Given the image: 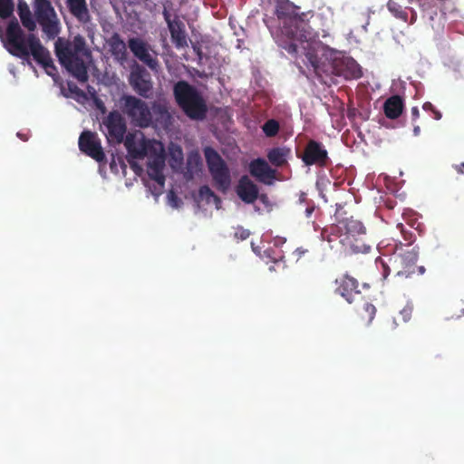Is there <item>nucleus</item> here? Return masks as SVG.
Instances as JSON below:
<instances>
[{
	"mask_svg": "<svg viewBox=\"0 0 464 464\" xmlns=\"http://www.w3.org/2000/svg\"><path fill=\"white\" fill-rule=\"evenodd\" d=\"M275 14L282 25V33L290 43L283 46L289 53H298L299 44L314 37L309 20L313 17L312 11L300 12V7L289 0H276Z\"/></svg>",
	"mask_w": 464,
	"mask_h": 464,
	"instance_id": "f257e3e1",
	"label": "nucleus"
},
{
	"mask_svg": "<svg viewBox=\"0 0 464 464\" xmlns=\"http://www.w3.org/2000/svg\"><path fill=\"white\" fill-rule=\"evenodd\" d=\"M6 40L8 52L14 56L28 59L32 54L37 63L43 66L45 72L54 77L57 68L53 63L50 52L41 44L40 39L34 34L26 37L21 29L18 21L11 20L6 28Z\"/></svg>",
	"mask_w": 464,
	"mask_h": 464,
	"instance_id": "f03ea898",
	"label": "nucleus"
},
{
	"mask_svg": "<svg viewBox=\"0 0 464 464\" xmlns=\"http://www.w3.org/2000/svg\"><path fill=\"white\" fill-rule=\"evenodd\" d=\"M403 219L406 221V224L399 222L396 225V228L400 231L406 244L403 245L401 242L395 244L389 262L397 276L408 277L415 273V265L418 259V252L415 250V247L410 248L416 239L415 234L411 231V228L418 231L420 236H422L425 231V227L417 218H403Z\"/></svg>",
	"mask_w": 464,
	"mask_h": 464,
	"instance_id": "7ed1b4c3",
	"label": "nucleus"
},
{
	"mask_svg": "<svg viewBox=\"0 0 464 464\" xmlns=\"http://www.w3.org/2000/svg\"><path fill=\"white\" fill-rule=\"evenodd\" d=\"M54 52L61 65L75 79L80 82L88 81V63L92 60V52L83 36L77 34L72 41L58 38Z\"/></svg>",
	"mask_w": 464,
	"mask_h": 464,
	"instance_id": "20e7f679",
	"label": "nucleus"
},
{
	"mask_svg": "<svg viewBox=\"0 0 464 464\" xmlns=\"http://www.w3.org/2000/svg\"><path fill=\"white\" fill-rule=\"evenodd\" d=\"M173 95L178 106L190 120L203 121L206 118V101L195 86L180 80L174 84Z\"/></svg>",
	"mask_w": 464,
	"mask_h": 464,
	"instance_id": "39448f33",
	"label": "nucleus"
},
{
	"mask_svg": "<svg viewBox=\"0 0 464 464\" xmlns=\"http://www.w3.org/2000/svg\"><path fill=\"white\" fill-rule=\"evenodd\" d=\"M300 53H304L307 63L311 65L320 82L329 84L332 82V76L336 75L335 59L333 61H328L327 59L322 61L319 59L315 50V43L311 40H306L303 44H299V53L297 54Z\"/></svg>",
	"mask_w": 464,
	"mask_h": 464,
	"instance_id": "423d86ee",
	"label": "nucleus"
},
{
	"mask_svg": "<svg viewBox=\"0 0 464 464\" xmlns=\"http://www.w3.org/2000/svg\"><path fill=\"white\" fill-rule=\"evenodd\" d=\"M206 163L217 189L225 193L231 184V175L227 164L212 147L203 150Z\"/></svg>",
	"mask_w": 464,
	"mask_h": 464,
	"instance_id": "0eeeda50",
	"label": "nucleus"
},
{
	"mask_svg": "<svg viewBox=\"0 0 464 464\" xmlns=\"http://www.w3.org/2000/svg\"><path fill=\"white\" fill-rule=\"evenodd\" d=\"M121 111L131 123L140 128H148L152 123V113L148 103L134 95H123L121 99Z\"/></svg>",
	"mask_w": 464,
	"mask_h": 464,
	"instance_id": "6e6552de",
	"label": "nucleus"
},
{
	"mask_svg": "<svg viewBox=\"0 0 464 464\" xmlns=\"http://www.w3.org/2000/svg\"><path fill=\"white\" fill-rule=\"evenodd\" d=\"M34 16L43 32L50 39H54L60 33L59 19L49 0L34 1Z\"/></svg>",
	"mask_w": 464,
	"mask_h": 464,
	"instance_id": "1a4fd4ad",
	"label": "nucleus"
},
{
	"mask_svg": "<svg viewBox=\"0 0 464 464\" xmlns=\"http://www.w3.org/2000/svg\"><path fill=\"white\" fill-rule=\"evenodd\" d=\"M101 129L109 143L121 144L126 137L127 124L121 113L114 110L102 119Z\"/></svg>",
	"mask_w": 464,
	"mask_h": 464,
	"instance_id": "9d476101",
	"label": "nucleus"
},
{
	"mask_svg": "<svg viewBox=\"0 0 464 464\" xmlns=\"http://www.w3.org/2000/svg\"><path fill=\"white\" fill-rule=\"evenodd\" d=\"M128 47L133 55L147 65L152 72H158L160 69V62L157 58V52L151 49V46L140 37H131L128 40Z\"/></svg>",
	"mask_w": 464,
	"mask_h": 464,
	"instance_id": "9b49d317",
	"label": "nucleus"
},
{
	"mask_svg": "<svg viewBox=\"0 0 464 464\" xmlns=\"http://www.w3.org/2000/svg\"><path fill=\"white\" fill-rule=\"evenodd\" d=\"M129 83L132 90L140 97L148 99L150 98L153 92V81L148 70L139 64L135 63L129 75Z\"/></svg>",
	"mask_w": 464,
	"mask_h": 464,
	"instance_id": "f8f14e48",
	"label": "nucleus"
},
{
	"mask_svg": "<svg viewBox=\"0 0 464 464\" xmlns=\"http://www.w3.org/2000/svg\"><path fill=\"white\" fill-rule=\"evenodd\" d=\"M78 145L82 153L97 162H103L106 160L101 140L96 132L83 130L79 137Z\"/></svg>",
	"mask_w": 464,
	"mask_h": 464,
	"instance_id": "ddd939ff",
	"label": "nucleus"
},
{
	"mask_svg": "<svg viewBox=\"0 0 464 464\" xmlns=\"http://www.w3.org/2000/svg\"><path fill=\"white\" fill-rule=\"evenodd\" d=\"M301 159L306 166L326 167L330 161L324 146L314 140L307 142Z\"/></svg>",
	"mask_w": 464,
	"mask_h": 464,
	"instance_id": "4468645a",
	"label": "nucleus"
},
{
	"mask_svg": "<svg viewBox=\"0 0 464 464\" xmlns=\"http://www.w3.org/2000/svg\"><path fill=\"white\" fill-rule=\"evenodd\" d=\"M330 230L333 236L338 237L340 243L343 237H358L361 235H366L363 224L352 218L340 220L337 225L332 226Z\"/></svg>",
	"mask_w": 464,
	"mask_h": 464,
	"instance_id": "2eb2a0df",
	"label": "nucleus"
},
{
	"mask_svg": "<svg viewBox=\"0 0 464 464\" xmlns=\"http://www.w3.org/2000/svg\"><path fill=\"white\" fill-rule=\"evenodd\" d=\"M248 169L252 177L266 185H271L276 178V170L261 158L251 160Z\"/></svg>",
	"mask_w": 464,
	"mask_h": 464,
	"instance_id": "dca6fc26",
	"label": "nucleus"
},
{
	"mask_svg": "<svg viewBox=\"0 0 464 464\" xmlns=\"http://www.w3.org/2000/svg\"><path fill=\"white\" fill-rule=\"evenodd\" d=\"M336 76H342L345 80H356L362 76V68L352 57L335 59Z\"/></svg>",
	"mask_w": 464,
	"mask_h": 464,
	"instance_id": "f3484780",
	"label": "nucleus"
},
{
	"mask_svg": "<svg viewBox=\"0 0 464 464\" xmlns=\"http://www.w3.org/2000/svg\"><path fill=\"white\" fill-rule=\"evenodd\" d=\"M123 142L129 157L134 160L143 159L148 153L149 145L150 143V140L143 137L138 139L134 133H128L126 137H124Z\"/></svg>",
	"mask_w": 464,
	"mask_h": 464,
	"instance_id": "a211bd4d",
	"label": "nucleus"
},
{
	"mask_svg": "<svg viewBox=\"0 0 464 464\" xmlns=\"http://www.w3.org/2000/svg\"><path fill=\"white\" fill-rule=\"evenodd\" d=\"M258 187L246 175L242 176L236 188L238 198L246 204H253L258 198Z\"/></svg>",
	"mask_w": 464,
	"mask_h": 464,
	"instance_id": "6ab92c4d",
	"label": "nucleus"
},
{
	"mask_svg": "<svg viewBox=\"0 0 464 464\" xmlns=\"http://www.w3.org/2000/svg\"><path fill=\"white\" fill-rule=\"evenodd\" d=\"M335 283L338 285L336 292L350 304L353 302V296L360 293L358 290V281L349 275H343L336 279Z\"/></svg>",
	"mask_w": 464,
	"mask_h": 464,
	"instance_id": "aec40b11",
	"label": "nucleus"
},
{
	"mask_svg": "<svg viewBox=\"0 0 464 464\" xmlns=\"http://www.w3.org/2000/svg\"><path fill=\"white\" fill-rule=\"evenodd\" d=\"M71 14L82 24H88L91 21V14L86 0H65Z\"/></svg>",
	"mask_w": 464,
	"mask_h": 464,
	"instance_id": "412c9836",
	"label": "nucleus"
},
{
	"mask_svg": "<svg viewBox=\"0 0 464 464\" xmlns=\"http://www.w3.org/2000/svg\"><path fill=\"white\" fill-rule=\"evenodd\" d=\"M366 235H361L355 237H343L342 245L346 251L352 254H367L371 251L372 246L365 240Z\"/></svg>",
	"mask_w": 464,
	"mask_h": 464,
	"instance_id": "4be33fe9",
	"label": "nucleus"
},
{
	"mask_svg": "<svg viewBox=\"0 0 464 464\" xmlns=\"http://www.w3.org/2000/svg\"><path fill=\"white\" fill-rule=\"evenodd\" d=\"M169 30L171 41L177 48L188 45L185 24L179 18L173 19L172 23H169Z\"/></svg>",
	"mask_w": 464,
	"mask_h": 464,
	"instance_id": "5701e85b",
	"label": "nucleus"
},
{
	"mask_svg": "<svg viewBox=\"0 0 464 464\" xmlns=\"http://www.w3.org/2000/svg\"><path fill=\"white\" fill-rule=\"evenodd\" d=\"M108 44L110 46V51L112 56L123 63L127 60V47L124 41L121 39V35L117 33H114L108 41Z\"/></svg>",
	"mask_w": 464,
	"mask_h": 464,
	"instance_id": "b1692460",
	"label": "nucleus"
},
{
	"mask_svg": "<svg viewBox=\"0 0 464 464\" xmlns=\"http://www.w3.org/2000/svg\"><path fill=\"white\" fill-rule=\"evenodd\" d=\"M403 110L402 99L398 95L388 98L383 105V111L387 118L397 119L401 116Z\"/></svg>",
	"mask_w": 464,
	"mask_h": 464,
	"instance_id": "393cba45",
	"label": "nucleus"
},
{
	"mask_svg": "<svg viewBox=\"0 0 464 464\" xmlns=\"http://www.w3.org/2000/svg\"><path fill=\"white\" fill-rule=\"evenodd\" d=\"M290 152V149L285 147L273 148L267 152V159L272 165L279 168L287 162Z\"/></svg>",
	"mask_w": 464,
	"mask_h": 464,
	"instance_id": "a878e982",
	"label": "nucleus"
},
{
	"mask_svg": "<svg viewBox=\"0 0 464 464\" xmlns=\"http://www.w3.org/2000/svg\"><path fill=\"white\" fill-rule=\"evenodd\" d=\"M18 14L21 19L22 24L30 32L36 28L35 21L34 20L29 6L26 3L18 4Z\"/></svg>",
	"mask_w": 464,
	"mask_h": 464,
	"instance_id": "bb28decb",
	"label": "nucleus"
},
{
	"mask_svg": "<svg viewBox=\"0 0 464 464\" xmlns=\"http://www.w3.org/2000/svg\"><path fill=\"white\" fill-rule=\"evenodd\" d=\"M152 110L155 115L157 116V121L160 123L164 125H168L170 123L171 115L166 104L160 102H154L152 105Z\"/></svg>",
	"mask_w": 464,
	"mask_h": 464,
	"instance_id": "cd10ccee",
	"label": "nucleus"
},
{
	"mask_svg": "<svg viewBox=\"0 0 464 464\" xmlns=\"http://www.w3.org/2000/svg\"><path fill=\"white\" fill-rule=\"evenodd\" d=\"M279 123L277 121L271 119L266 121L262 126V130L266 137H275L279 131Z\"/></svg>",
	"mask_w": 464,
	"mask_h": 464,
	"instance_id": "c85d7f7f",
	"label": "nucleus"
},
{
	"mask_svg": "<svg viewBox=\"0 0 464 464\" xmlns=\"http://www.w3.org/2000/svg\"><path fill=\"white\" fill-rule=\"evenodd\" d=\"M387 7H388L389 11L394 14L395 17L401 19L403 21H407V17H408L407 13L395 1L389 0L387 3Z\"/></svg>",
	"mask_w": 464,
	"mask_h": 464,
	"instance_id": "c756f323",
	"label": "nucleus"
},
{
	"mask_svg": "<svg viewBox=\"0 0 464 464\" xmlns=\"http://www.w3.org/2000/svg\"><path fill=\"white\" fill-rule=\"evenodd\" d=\"M198 195L200 198L205 199L208 203H209L211 199L217 203L220 202L219 197L217 196L208 185H204L199 188Z\"/></svg>",
	"mask_w": 464,
	"mask_h": 464,
	"instance_id": "7c9ffc66",
	"label": "nucleus"
},
{
	"mask_svg": "<svg viewBox=\"0 0 464 464\" xmlns=\"http://www.w3.org/2000/svg\"><path fill=\"white\" fill-rule=\"evenodd\" d=\"M376 314V308L370 303H365L362 308L360 315L367 324L372 323Z\"/></svg>",
	"mask_w": 464,
	"mask_h": 464,
	"instance_id": "2f4dec72",
	"label": "nucleus"
},
{
	"mask_svg": "<svg viewBox=\"0 0 464 464\" xmlns=\"http://www.w3.org/2000/svg\"><path fill=\"white\" fill-rule=\"evenodd\" d=\"M14 12L13 0H0V17L2 19L9 18Z\"/></svg>",
	"mask_w": 464,
	"mask_h": 464,
	"instance_id": "473e14b6",
	"label": "nucleus"
},
{
	"mask_svg": "<svg viewBox=\"0 0 464 464\" xmlns=\"http://www.w3.org/2000/svg\"><path fill=\"white\" fill-rule=\"evenodd\" d=\"M149 177L155 180L161 187L165 183V176L163 175V169H148Z\"/></svg>",
	"mask_w": 464,
	"mask_h": 464,
	"instance_id": "72a5a7b5",
	"label": "nucleus"
},
{
	"mask_svg": "<svg viewBox=\"0 0 464 464\" xmlns=\"http://www.w3.org/2000/svg\"><path fill=\"white\" fill-rule=\"evenodd\" d=\"M165 158L163 154H156L150 158L148 162V169H164Z\"/></svg>",
	"mask_w": 464,
	"mask_h": 464,
	"instance_id": "f704fd0d",
	"label": "nucleus"
},
{
	"mask_svg": "<svg viewBox=\"0 0 464 464\" xmlns=\"http://www.w3.org/2000/svg\"><path fill=\"white\" fill-rule=\"evenodd\" d=\"M412 306L411 305H405L399 313V316L401 318V320L405 323L410 321L412 314Z\"/></svg>",
	"mask_w": 464,
	"mask_h": 464,
	"instance_id": "c9c22d12",
	"label": "nucleus"
},
{
	"mask_svg": "<svg viewBox=\"0 0 464 464\" xmlns=\"http://www.w3.org/2000/svg\"><path fill=\"white\" fill-rule=\"evenodd\" d=\"M275 249L272 247H268L264 251L263 257H266L268 259H271L273 262H277L279 259H281V256L277 255L276 256H274Z\"/></svg>",
	"mask_w": 464,
	"mask_h": 464,
	"instance_id": "e433bc0d",
	"label": "nucleus"
},
{
	"mask_svg": "<svg viewBox=\"0 0 464 464\" xmlns=\"http://www.w3.org/2000/svg\"><path fill=\"white\" fill-rule=\"evenodd\" d=\"M250 236V231L243 227H238L235 232V237L239 240H246Z\"/></svg>",
	"mask_w": 464,
	"mask_h": 464,
	"instance_id": "4c0bfd02",
	"label": "nucleus"
},
{
	"mask_svg": "<svg viewBox=\"0 0 464 464\" xmlns=\"http://www.w3.org/2000/svg\"><path fill=\"white\" fill-rule=\"evenodd\" d=\"M188 165H195L196 167H199L201 165V160L198 154L194 156H189L188 159Z\"/></svg>",
	"mask_w": 464,
	"mask_h": 464,
	"instance_id": "58836bf2",
	"label": "nucleus"
},
{
	"mask_svg": "<svg viewBox=\"0 0 464 464\" xmlns=\"http://www.w3.org/2000/svg\"><path fill=\"white\" fill-rule=\"evenodd\" d=\"M162 14H163L164 19H165V21H166V23L168 24H169V23H172L173 22V20H171V18H170L171 15H170L169 12L167 9L163 10Z\"/></svg>",
	"mask_w": 464,
	"mask_h": 464,
	"instance_id": "ea45409f",
	"label": "nucleus"
},
{
	"mask_svg": "<svg viewBox=\"0 0 464 464\" xmlns=\"http://www.w3.org/2000/svg\"><path fill=\"white\" fill-rule=\"evenodd\" d=\"M422 108H423L424 111H430L434 112L433 105L430 102H425L423 104Z\"/></svg>",
	"mask_w": 464,
	"mask_h": 464,
	"instance_id": "a19ab883",
	"label": "nucleus"
},
{
	"mask_svg": "<svg viewBox=\"0 0 464 464\" xmlns=\"http://www.w3.org/2000/svg\"><path fill=\"white\" fill-rule=\"evenodd\" d=\"M306 252H307V250H306V249H304V248H302V247H298V248H296V250H295V253L297 254V256H298L299 257H300V256H303L304 253H306Z\"/></svg>",
	"mask_w": 464,
	"mask_h": 464,
	"instance_id": "79ce46f5",
	"label": "nucleus"
},
{
	"mask_svg": "<svg viewBox=\"0 0 464 464\" xmlns=\"http://www.w3.org/2000/svg\"><path fill=\"white\" fill-rule=\"evenodd\" d=\"M258 198L264 204H266L267 202V200H268V198H267V196L266 194H261V195L258 194Z\"/></svg>",
	"mask_w": 464,
	"mask_h": 464,
	"instance_id": "37998d69",
	"label": "nucleus"
},
{
	"mask_svg": "<svg viewBox=\"0 0 464 464\" xmlns=\"http://www.w3.org/2000/svg\"><path fill=\"white\" fill-rule=\"evenodd\" d=\"M178 152V155L179 157V160H182V150L180 148H179L174 153H173V157H175V153Z\"/></svg>",
	"mask_w": 464,
	"mask_h": 464,
	"instance_id": "c03bdc74",
	"label": "nucleus"
},
{
	"mask_svg": "<svg viewBox=\"0 0 464 464\" xmlns=\"http://www.w3.org/2000/svg\"><path fill=\"white\" fill-rule=\"evenodd\" d=\"M416 268H417V270H418V272H419V274H420V275L424 274V272H425V268H424V266H418V267H416Z\"/></svg>",
	"mask_w": 464,
	"mask_h": 464,
	"instance_id": "a18cd8bd",
	"label": "nucleus"
},
{
	"mask_svg": "<svg viewBox=\"0 0 464 464\" xmlns=\"http://www.w3.org/2000/svg\"><path fill=\"white\" fill-rule=\"evenodd\" d=\"M17 136H18L20 139H22L23 140H27L26 136L22 135V134H21V133H19V132L17 133Z\"/></svg>",
	"mask_w": 464,
	"mask_h": 464,
	"instance_id": "49530a36",
	"label": "nucleus"
},
{
	"mask_svg": "<svg viewBox=\"0 0 464 464\" xmlns=\"http://www.w3.org/2000/svg\"><path fill=\"white\" fill-rule=\"evenodd\" d=\"M418 113H419L418 109L417 108H413L412 109V114L413 115H417Z\"/></svg>",
	"mask_w": 464,
	"mask_h": 464,
	"instance_id": "de8ad7c7",
	"label": "nucleus"
},
{
	"mask_svg": "<svg viewBox=\"0 0 464 464\" xmlns=\"http://www.w3.org/2000/svg\"><path fill=\"white\" fill-rule=\"evenodd\" d=\"M436 115H437V121L440 120L441 118V114L440 111H437L436 112Z\"/></svg>",
	"mask_w": 464,
	"mask_h": 464,
	"instance_id": "09e8293b",
	"label": "nucleus"
},
{
	"mask_svg": "<svg viewBox=\"0 0 464 464\" xmlns=\"http://www.w3.org/2000/svg\"><path fill=\"white\" fill-rule=\"evenodd\" d=\"M313 210H314V208H307L306 212L309 215V214H311L313 212Z\"/></svg>",
	"mask_w": 464,
	"mask_h": 464,
	"instance_id": "8fccbe9b",
	"label": "nucleus"
},
{
	"mask_svg": "<svg viewBox=\"0 0 464 464\" xmlns=\"http://www.w3.org/2000/svg\"><path fill=\"white\" fill-rule=\"evenodd\" d=\"M419 130H420L419 127H415V128H414V132H415L416 134L419 132Z\"/></svg>",
	"mask_w": 464,
	"mask_h": 464,
	"instance_id": "3c124183",
	"label": "nucleus"
}]
</instances>
